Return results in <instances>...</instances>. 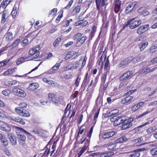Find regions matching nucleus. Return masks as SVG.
<instances>
[{
	"mask_svg": "<svg viewBox=\"0 0 157 157\" xmlns=\"http://www.w3.org/2000/svg\"><path fill=\"white\" fill-rule=\"evenodd\" d=\"M100 155V153L98 152H94L90 153L87 156V157H90L93 156V157H95V156L98 155Z\"/></svg>",
	"mask_w": 157,
	"mask_h": 157,
	"instance_id": "5fc2aeb1",
	"label": "nucleus"
},
{
	"mask_svg": "<svg viewBox=\"0 0 157 157\" xmlns=\"http://www.w3.org/2000/svg\"><path fill=\"white\" fill-rule=\"evenodd\" d=\"M134 20L130 23L129 28L131 29H133L138 27L141 23L142 21L140 20L134 21Z\"/></svg>",
	"mask_w": 157,
	"mask_h": 157,
	"instance_id": "1a4fd4ad",
	"label": "nucleus"
},
{
	"mask_svg": "<svg viewBox=\"0 0 157 157\" xmlns=\"http://www.w3.org/2000/svg\"><path fill=\"white\" fill-rule=\"evenodd\" d=\"M148 45V43L147 42L142 43H140L139 45V47L140 51L143 50Z\"/></svg>",
	"mask_w": 157,
	"mask_h": 157,
	"instance_id": "cd10ccee",
	"label": "nucleus"
},
{
	"mask_svg": "<svg viewBox=\"0 0 157 157\" xmlns=\"http://www.w3.org/2000/svg\"><path fill=\"white\" fill-rule=\"evenodd\" d=\"M39 66V64L37 66H36V67H35L34 68L32 69L30 72H29L28 73L24 75H16L15 76L18 77H22L23 76H26V75L27 74H29L32 72H33V71H35L36 70H37L38 68V67Z\"/></svg>",
	"mask_w": 157,
	"mask_h": 157,
	"instance_id": "ea45409f",
	"label": "nucleus"
},
{
	"mask_svg": "<svg viewBox=\"0 0 157 157\" xmlns=\"http://www.w3.org/2000/svg\"><path fill=\"white\" fill-rule=\"evenodd\" d=\"M134 19H135V18H134L133 19H130L129 20H128L127 22L125 23L124 24V27L126 28V27H127V26H128L129 25H130L131 22H132Z\"/></svg>",
	"mask_w": 157,
	"mask_h": 157,
	"instance_id": "6e6d98bb",
	"label": "nucleus"
},
{
	"mask_svg": "<svg viewBox=\"0 0 157 157\" xmlns=\"http://www.w3.org/2000/svg\"><path fill=\"white\" fill-rule=\"evenodd\" d=\"M145 31L144 30L143 26H141L138 28L137 30V33L139 34H141Z\"/></svg>",
	"mask_w": 157,
	"mask_h": 157,
	"instance_id": "c03bdc74",
	"label": "nucleus"
},
{
	"mask_svg": "<svg viewBox=\"0 0 157 157\" xmlns=\"http://www.w3.org/2000/svg\"><path fill=\"white\" fill-rule=\"evenodd\" d=\"M121 5V4H116V3H115L114 11L116 13H118L120 11Z\"/></svg>",
	"mask_w": 157,
	"mask_h": 157,
	"instance_id": "49530a36",
	"label": "nucleus"
},
{
	"mask_svg": "<svg viewBox=\"0 0 157 157\" xmlns=\"http://www.w3.org/2000/svg\"><path fill=\"white\" fill-rule=\"evenodd\" d=\"M17 82V81L16 80H13L11 81H7L5 82V84L8 86H10L16 84Z\"/></svg>",
	"mask_w": 157,
	"mask_h": 157,
	"instance_id": "bb28decb",
	"label": "nucleus"
},
{
	"mask_svg": "<svg viewBox=\"0 0 157 157\" xmlns=\"http://www.w3.org/2000/svg\"><path fill=\"white\" fill-rule=\"evenodd\" d=\"M9 12L5 10L3 12L2 14L1 20V23L2 24H4L5 23L8 17L9 16Z\"/></svg>",
	"mask_w": 157,
	"mask_h": 157,
	"instance_id": "f8f14e48",
	"label": "nucleus"
},
{
	"mask_svg": "<svg viewBox=\"0 0 157 157\" xmlns=\"http://www.w3.org/2000/svg\"><path fill=\"white\" fill-rule=\"evenodd\" d=\"M157 129V127L156 126H154L148 128L146 130L148 133H151Z\"/></svg>",
	"mask_w": 157,
	"mask_h": 157,
	"instance_id": "7c9ffc66",
	"label": "nucleus"
},
{
	"mask_svg": "<svg viewBox=\"0 0 157 157\" xmlns=\"http://www.w3.org/2000/svg\"><path fill=\"white\" fill-rule=\"evenodd\" d=\"M26 59V58H25L23 57L19 58L17 61V65H19L21 63H24L25 62Z\"/></svg>",
	"mask_w": 157,
	"mask_h": 157,
	"instance_id": "a19ab883",
	"label": "nucleus"
},
{
	"mask_svg": "<svg viewBox=\"0 0 157 157\" xmlns=\"http://www.w3.org/2000/svg\"><path fill=\"white\" fill-rule=\"evenodd\" d=\"M106 157H110L114 154V153L112 152L105 153Z\"/></svg>",
	"mask_w": 157,
	"mask_h": 157,
	"instance_id": "774afa93",
	"label": "nucleus"
},
{
	"mask_svg": "<svg viewBox=\"0 0 157 157\" xmlns=\"http://www.w3.org/2000/svg\"><path fill=\"white\" fill-rule=\"evenodd\" d=\"M15 71L14 69H10L6 71L3 74L4 76H6L12 74Z\"/></svg>",
	"mask_w": 157,
	"mask_h": 157,
	"instance_id": "2f4dec72",
	"label": "nucleus"
},
{
	"mask_svg": "<svg viewBox=\"0 0 157 157\" xmlns=\"http://www.w3.org/2000/svg\"><path fill=\"white\" fill-rule=\"evenodd\" d=\"M61 39L60 38H57L53 44V46L54 47L57 46L59 45V44L61 41Z\"/></svg>",
	"mask_w": 157,
	"mask_h": 157,
	"instance_id": "e433bc0d",
	"label": "nucleus"
},
{
	"mask_svg": "<svg viewBox=\"0 0 157 157\" xmlns=\"http://www.w3.org/2000/svg\"><path fill=\"white\" fill-rule=\"evenodd\" d=\"M136 151V152L129 155V157H139L140 156V152H137Z\"/></svg>",
	"mask_w": 157,
	"mask_h": 157,
	"instance_id": "3c124183",
	"label": "nucleus"
},
{
	"mask_svg": "<svg viewBox=\"0 0 157 157\" xmlns=\"http://www.w3.org/2000/svg\"><path fill=\"white\" fill-rule=\"evenodd\" d=\"M56 143L54 142L52 146V150L51 151V154L50 155V156H52L53 155H54L55 153L54 154V155H53V153H54L55 151V149L56 148Z\"/></svg>",
	"mask_w": 157,
	"mask_h": 157,
	"instance_id": "58836bf2",
	"label": "nucleus"
},
{
	"mask_svg": "<svg viewBox=\"0 0 157 157\" xmlns=\"http://www.w3.org/2000/svg\"><path fill=\"white\" fill-rule=\"evenodd\" d=\"M151 71V70L148 67H147L146 68H144L143 69L141 72V74L145 75L147 74L148 73L150 72Z\"/></svg>",
	"mask_w": 157,
	"mask_h": 157,
	"instance_id": "de8ad7c7",
	"label": "nucleus"
},
{
	"mask_svg": "<svg viewBox=\"0 0 157 157\" xmlns=\"http://www.w3.org/2000/svg\"><path fill=\"white\" fill-rule=\"evenodd\" d=\"M29 40L28 39H26L24 40L21 42V45L23 46H24L26 45H27L28 44Z\"/></svg>",
	"mask_w": 157,
	"mask_h": 157,
	"instance_id": "052dcab7",
	"label": "nucleus"
},
{
	"mask_svg": "<svg viewBox=\"0 0 157 157\" xmlns=\"http://www.w3.org/2000/svg\"><path fill=\"white\" fill-rule=\"evenodd\" d=\"M15 110L18 114L24 117H29L30 115L28 111L25 109H21L20 107L16 108Z\"/></svg>",
	"mask_w": 157,
	"mask_h": 157,
	"instance_id": "7ed1b4c3",
	"label": "nucleus"
},
{
	"mask_svg": "<svg viewBox=\"0 0 157 157\" xmlns=\"http://www.w3.org/2000/svg\"><path fill=\"white\" fill-rule=\"evenodd\" d=\"M115 134V132L113 131L109 132L103 134L102 136V138L105 139L113 136Z\"/></svg>",
	"mask_w": 157,
	"mask_h": 157,
	"instance_id": "dca6fc26",
	"label": "nucleus"
},
{
	"mask_svg": "<svg viewBox=\"0 0 157 157\" xmlns=\"http://www.w3.org/2000/svg\"><path fill=\"white\" fill-rule=\"evenodd\" d=\"M139 108L137 105H134L132 108V110L135 112Z\"/></svg>",
	"mask_w": 157,
	"mask_h": 157,
	"instance_id": "e2e57ef3",
	"label": "nucleus"
},
{
	"mask_svg": "<svg viewBox=\"0 0 157 157\" xmlns=\"http://www.w3.org/2000/svg\"><path fill=\"white\" fill-rule=\"evenodd\" d=\"M20 39H17L13 43L10 45L9 46H10L9 48H13L15 47L20 42Z\"/></svg>",
	"mask_w": 157,
	"mask_h": 157,
	"instance_id": "c9c22d12",
	"label": "nucleus"
},
{
	"mask_svg": "<svg viewBox=\"0 0 157 157\" xmlns=\"http://www.w3.org/2000/svg\"><path fill=\"white\" fill-rule=\"evenodd\" d=\"M144 138H145L144 136V137H140L138 138H137L135 140V142L136 143L137 142H141L142 141H143V142H144V141H143L144 140Z\"/></svg>",
	"mask_w": 157,
	"mask_h": 157,
	"instance_id": "13d9d810",
	"label": "nucleus"
},
{
	"mask_svg": "<svg viewBox=\"0 0 157 157\" xmlns=\"http://www.w3.org/2000/svg\"><path fill=\"white\" fill-rule=\"evenodd\" d=\"M48 97L49 100L51 101L56 104L57 98V96L52 93H50L48 94Z\"/></svg>",
	"mask_w": 157,
	"mask_h": 157,
	"instance_id": "f3484780",
	"label": "nucleus"
},
{
	"mask_svg": "<svg viewBox=\"0 0 157 157\" xmlns=\"http://www.w3.org/2000/svg\"><path fill=\"white\" fill-rule=\"evenodd\" d=\"M123 117L120 114H118L116 116H114L111 118L110 120L112 122H114V125H117L121 124V122L123 121Z\"/></svg>",
	"mask_w": 157,
	"mask_h": 157,
	"instance_id": "f03ea898",
	"label": "nucleus"
},
{
	"mask_svg": "<svg viewBox=\"0 0 157 157\" xmlns=\"http://www.w3.org/2000/svg\"><path fill=\"white\" fill-rule=\"evenodd\" d=\"M132 71H128L119 77V80L123 81L127 79H129L132 77Z\"/></svg>",
	"mask_w": 157,
	"mask_h": 157,
	"instance_id": "423d86ee",
	"label": "nucleus"
},
{
	"mask_svg": "<svg viewBox=\"0 0 157 157\" xmlns=\"http://www.w3.org/2000/svg\"><path fill=\"white\" fill-rule=\"evenodd\" d=\"M57 9L54 8L51 10L48 14V16H54L55 15L57 12Z\"/></svg>",
	"mask_w": 157,
	"mask_h": 157,
	"instance_id": "4c0bfd02",
	"label": "nucleus"
},
{
	"mask_svg": "<svg viewBox=\"0 0 157 157\" xmlns=\"http://www.w3.org/2000/svg\"><path fill=\"white\" fill-rule=\"evenodd\" d=\"M150 153L152 155H157V147L151 149L150 151Z\"/></svg>",
	"mask_w": 157,
	"mask_h": 157,
	"instance_id": "37998d69",
	"label": "nucleus"
},
{
	"mask_svg": "<svg viewBox=\"0 0 157 157\" xmlns=\"http://www.w3.org/2000/svg\"><path fill=\"white\" fill-rule=\"evenodd\" d=\"M10 46H8V45L6 46L5 47H3L2 49H1L0 50V52L1 53L3 52L4 51L6 50L7 49L9 48Z\"/></svg>",
	"mask_w": 157,
	"mask_h": 157,
	"instance_id": "338daca9",
	"label": "nucleus"
},
{
	"mask_svg": "<svg viewBox=\"0 0 157 157\" xmlns=\"http://www.w3.org/2000/svg\"><path fill=\"white\" fill-rule=\"evenodd\" d=\"M0 122L1 123L0 126L1 130L7 132H9L11 131V128L8 124L4 123L2 121H1Z\"/></svg>",
	"mask_w": 157,
	"mask_h": 157,
	"instance_id": "0eeeda50",
	"label": "nucleus"
},
{
	"mask_svg": "<svg viewBox=\"0 0 157 157\" xmlns=\"http://www.w3.org/2000/svg\"><path fill=\"white\" fill-rule=\"evenodd\" d=\"M145 57L144 55H141L138 56H136L132 58V62L133 63H136L142 60Z\"/></svg>",
	"mask_w": 157,
	"mask_h": 157,
	"instance_id": "6ab92c4d",
	"label": "nucleus"
},
{
	"mask_svg": "<svg viewBox=\"0 0 157 157\" xmlns=\"http://www.w3.org/2000/svg\"><path fill=\"white\" fill-rule=\"evenodd\" d=\"M136 3L135 2H133L129 4L125 10V12L127 13H128L132 11L134 8Z\"/></svg>",
	"mask_w": 157,
	"mask_h": 157,
	"instance_id": "2eb2a0df",
	"label": "nucleus"
},
{
	"mask_svg": "<svg viewBox=\"0 0 157 157\" xmlns=\"http://www.w3.org/2000/svg\"><path fill=\"white\" fill-rule=\"evenodd\" d=\"M8 137L12 145H15L17 144V140L15 138H14L10 134L8 135Z\"/></svg>",
	"mask_w": 157,
	"mask_h": 157,
	"instance_id": "c85d7f7f",
	"label": "nucleus"
},
{
	"mask_svg": "<svg viewBox=\"0 0 157 157\" xmlns=\"http://www.w3.org/2000/svg\"><path fill=\"white\" fill-rule=\"evenodd\" d=\"M152 121H147V122L145 123L144 124H142L140 125L139 127V128H142V127H144L145 125H148V124H149L151 123L152 122Z\"/></svg>",
	"mask_w": 157,
	"mask_h": 157,
	"instance_id": "69168bd1",
	"label": "nucleus"
},
{
	"mask_svg": "<svg viewBox=\"0 0 157 157\" xmlns=\"http://www.w3.org/2000/svg\"><path fill=\"white\" fill-rule=\"evenodd\" d=\"M131 61H132V57H128L121 61L120 64V67H122L129 63Z\"/></svg>",
	"mask_w": 157,
	"mask_h": 157,
	"instance_id": "9d476101",
	"label": "nucleus"
},
{
	"mask_svg": "<svg viewBox=\"0 0 157 157\" xmlns=\"http://www.w3.org/2000/svg\"><path fill=\"white\" fill-rule=\"evenodd\" d=\"M2 94L6 96H8L10 93L11 91L9 90H5L2 92Z\"/></svg>",
	"mask_w": 157,
	"mask_h": 157,
	"instance_id": "8fccbe9b",
	"label": "nucleus"
},
{
	"mask_svg": "<svg viewBox=\"0 0 157 157\" xmlns=\"http://www.w3.org/2000/svg\"><path fill=\"white\" fill-rule=\"evenodd\" d=\"M109 61L108 59H107L106 60V61L105 63V67H104V69H107V68L109 66Z\"/></svg>",
	"mask_w": 157,
	"mask_h": 157,
	"instance_id": "680f3d73",
	"label": "nucleus"
},
{
	"mask_svg": "<svg viewBox=\"0 0 157 157\" xmlns=\"http://www.w3.org/2000/svg\"><path fill=\"white\" fill-rule=\"evenodd\" d=\"M138 13H141L144 16H146L149 14V12L146 10H144L143 7L140 8L137 10Z\"/></svg>",
	"mask_w": 157,
	"mask_h": 157,
	"instance_id": "5701e85b",
	"label": "nucleus"
},
{
	"mask_svg": "<svg viewBox=\"0 0 157 157\" xmlns=\"http://www.w3.org/2000/svg\"><path fill=\"white\" fill-rule=\"evenodd\" d=\"M38 84L36 83H33L29 84V86L28 87L27 89L28 90L32 91L36 90L38 88Z\"/></svg>",
	"mask_w": 157,
	"mask_h": 157,
	"instance_id": "a211bd4d",
	"label": "nucleus"
},
{
	"mask_svg": "<svg viewBox=\"0 0 157 157\" xmlns=\"http://www.w3.org/2000/svg\"><path fill=\"white\" fill-rule=\"evenodd\" d=\"M157 49L156 48L155 45L152 46L150 49V53H153L157 51Z\"/></svg>",
	"mask_w": 157,
	"mask_h": 157,
	"instance_id": "603ef678",
	"label": "nucleus"
},
{
	"mask_svg": "<svg viewBox=\"0 0 157 157\" xmlns=\"http://www.w3.org/2000/svg\"><path fill=\"white\" fill-rule=\"evenodd\" d=\"M18 138L19 139L20 141H25L26 137L25 136L22 135L21 132H17Z\"/></svg>",
	"mask_w": 157,
	"mask_h": 157,
	"instance_id": "473e14b6",
	"label": "nucleus"
},
{
	"mask_svg": "<svg viewBox=\"0 0 157 157\" xmlns=\"http://www.w3.org/2000/svg\"><path fill=\"white\" fill-rule=\"evenodd\" d=\"M146 38V36L144 35H142L138 38L136 39L137 41H142L143 40H145Z\"/></svg>",
	"mask_w": 157,
	"mask_h": 157,
	"instance_id": "bf43d9fd",
	"label": "nucleus"
},
{
	"mask_svg": "<svg viewBox=\"0 0 157 157\" xmlns=\"http://www.w3.org/2000/svg\"><path fill=\"white\" fill-rule=\"evenodd\" d=\"M10 119L12 121L22 124H25V122L24 120L19 117L11 116L10 117Z\"/></svg>",
	"mask_w": 157,
	"mask_h": 157,
	"instance_id": "9b49d317",
	"label": "nucleus"
},
{
	"mask_svg": "<svg viewBox=\"0 0 157 157\" xmlns=\"http://www.w3.org/2000/svg\"><path fill=\"white\" fill-rule=\"evenodd\" d=\"M127 140V139L125 136H122L117 139L115 141V143L116 144L123 143L126 141Z\"/></svg>",
	"mask_w": 157,
	"mask_h": 157,
	"instance_id": "b1692460",
	"label": "nucleus"
},
{
	"mask_svg": "<svg viewBox=\"0 0 157 157\" xmlns=\"http://www.w3.org/2000/svg\"><path fill=\"white\" fill-rule=\"evenodd\" d=\"M20 107H20L21 109L25 108L27 106V104L24 102H22L20 103L19 105Z\"/></svg>",
	"mask_w": 157,
	"mask_h": 157,
	"instance_id": "4d7b16f0",
	"label": "nucleus"
},
{
	"mask_svg": "<svg viewBox=\"0 0 157 157\" xmlns=\"http://www.w3.org/2000/svg\"><path fill=\"white\" fill-rule=\"evenodd\" d=\"M81 9V6H78L75 7L73 10L72 14V15H74L78 13Z\"/></svg>",
	"mask_w": 157,
	"mask_h": 157,
	"instance_id": "c756f323",
	"label": "nucleus"
},
{
	"mask_svg": "<svg viewBox=\"0 0 157 157\" xmlns=\"http://www.w3.org/2000/svg\"><path fill=\"white\" fill-rule=\"evenodd\" d=\"M5 36L6 40L7 41H11L13 39V34L11 32H8Z\"/></svg>",
	"mask_w": 157,
	"mask_h": 157,
	"instance_id": "a878e982",
	"label": "nucleus"
},
{
	"mask_svg": "<svg viewBox=\"0 0 157 157\" xmlns=\"http://www.w3.org/2000/svg\"><path fill=\"white\" fill-rule=\"evenodd\" d=\"M39 45H37V47L35 48H33L29 51V55L33 56V57L35 59V61H39Z\"/></svg>",
	"mask_w": 157,
	"mask_h": 157,
	"instance_id": "f257e3e1",
	"label": "nucleus"
},
{
	"mask_svg": "<svg viewBox=\"0 0 157 157\" xmlns=\"http://www.w3.org/2000/svg\"><path fill=\"white\" fill-rule=\"evenodd\" d=\"M12 0H5L0 4V8L5 9L7 6L12 2Z\"/></svg>",
	"mask_w": 157,
	"mask_h": 157,
	"instance_id": "aec40b11",
	"label": "nucleus"
},
{
	"mask_svg": "<svg viewBox=\"0 0 157 157\" xmlns=\"http://www.w3.org/2000/svg\"><path fill=\"white\" fill-rule=\"evenodd\" d=\"M0 140L5 146H6L8 145L7 140L6 138L2 134L0 133Z\"/></svg>",
	"mask_w": 157,
	"mask_h": 157,
	"instance_id": "4be33fe9",
	"label": "nucleus"
},
{
	"mask_svg": "<svg viewBox=\"0 0 157 157\" xmlns=\"http://www.w3.org/2000/svg\"><path fill=\"white\" fill-rule=\"evenodd\" d=\"M87 143L85 145V146L79 148L77 151L78 156L77 157H80L81 155L85 151L86 148L88 146L89 144V141L88 140H87Z\"/></svg>",
	"mask_w": 157,
	"mask_h": 157,
	"instance_id": "39448f33",
	"label": "nucleus"
},
{
	"mask_svg": "<svg viewBox=\"0 0 157 157\" xmlns=\"http://www.w3.org/2000/svg\"><path fill=\"white\" fill-rule=\"evenodd\" d=\"M62 63V61L57 62L56 64L52 67V70H50L49 71L48 73L49 74H51L54 73L53 71H56L58 70L59 67L61 64Z\"/></svg>",
	"mask_w": 157,
	"mask_h": 157,
	"instance_id": "ddd939ff",
	"label": "nucleus"
},
{
	"mask_svg": "<svg viewBox=\"0 0 157 157\" xmlns=\"http://www.w3.org/2000/svg\"><path fill=\"white\" fill-rule=\"evenodd\" d=\"M13 93L16 95L22 97H25L26 95V93L24 90L17 87L14 88L13 89Z\"/></svg>",
	"mask_w": 157,
	"mask_h": 157,
	"instance_id": "20e7f679",
	"label": "nucleus"
},
{
	"mask_svg": "<svg viewBox=\"0 0 157 157\" xmlns=\"http://www.w3.org/2000/svg\"><path fill=\"white\" fill-rule=\"evenodd\" d=\"M83 35L82 33H78L76 34L74 36V39L75 40H77Z\"/></svg>",
	"mask_w": 157,
	"mask_h": 157,
	"instance_id": "a18cd8bd",
	"label": "nucleus"
},
{
	"mask_svg": "<svg viewBox=\"0 0 157 157\" xmlns=\"http://www.w3.org/2000/svg\"><path fill=\"white\" fill-rule=\"evenodd\" d=\"M111 112L113 116H116L115 115L119 113V110L117 109H116L112 110Z\"/></svg>",
	"mask_w": 157,
	"mask_h": 157,
	"instance_id": "0e129e2a",
	"label": "nucleus"
},
{
	"mask_svg": "<svg viewBox=\"0 0 157 157\" xmlns=\"http://www.w3.org/2000/svg\"><path fill=\"white\" fill-rule=\"evenodd\" d=\"M47 83L53 86H58V84L56 82L52 80H48Z\"/></svg>",
	"mask_w": 157,
	"mask_h": 157,
	"instance_id": "09e8293b",
	"label": "nucleus"
},
{
	"mask_svg": "<svg viewBox=\"0 0 157 157\" xmlns=\"http://www.w3.org/2000/svg\"><path fill=\"white\" fill-rule=\"evenodd\" d=\"M44 150H45V151L44 152L40 153V156L41 155V157H47L50 150V149H48L47 148H46V147H45L43 149L42 151H41V152L43 151Z\"/></svg>",
	"mask_w": 157,
	"mask_h": 157,
	"instance_id": "412c9836",
	"label": "nucleus"
},
{
	"mask_svg": "<svg viewBox=\"0 0 157 157\" xmlns=\"http://www.w3.org/2000/svg\"><path fill=\"white\" fill-rule=\"evenodd\" d=\"M57 98H56V104L60 103L63 102V97L61 95L57 96Z\"/></svg>",
	"mask_w": 157,
	"mask_h": 157,
	"instance_id": "72a5a7b5",
	"label": "nucleus"
},
{
	"mask_svg": "<svg viewBox=\"0 0 157 157\" xmlns=\"http://www.w3.org/2000/svg\"><path fill=\"white\" fill-rule=\"evenodd\" d=\"M86 39V36H83L81 38L80 40H78L76 43V46H79L82 44H83Z\"/></svg>",
	"mask_w": 157,
	"mask_h": 157,
	"instance_id": "393cba45",
	"label": "nucleus"
},
{
	"mask_svg": "<svg viewBox=\"0 0 157 157\" xmlns=\"http://www.w3.org/2000/svg\"><path fill=\"white\" fill-rule=\"evenodd\" d=\"M107 148L109 150H113L116 148V147L115 144H111L108 146Z\"/></svg>",
	"mask_w": 157,
	"mask_h": 157,
	"instance_id": "864d4df0",
	"label": "nucleus"
},
{
	"mask_svg": "<svg viewBox=\"0 0 157 157\" xmlns=\"http://www.w3.org/2000/svg\"><path fill=\"white\" fill-rule=\"evenodd\" d=\"M2 151L4 152L7 155H10L11 153L10 150L6 147H4L2 148Z\"/></svg>",
	"mask_w": 157,
	"mask_h": 157,
	"instance_id": "79ce46f5",
	"label": "nucleus"
},
{
	"mask_svg": "<svg viewBox=\"0 0 157 157\" xmlns=\"http://www.w3.org/2000/svg\"><path fill=\"white\" fill-rule=\"evenodd\" d=\"M133 98V97L132 96H128L125 97L122 99L121 101V103L122 104H124L126 103H128L131 101Z\"/></svg>",
	"mask_w": 157,
	"mask_h": 157,
	"instance_id": "4468645a",
	"label": "nucleus"
},
{
	"mask_svg": "<svg viewBox=\"0 0 157 157\" xmlns=\"http://www.w3.org/2000/svg\"><path fill=\"white\" fill-rule=\"evenodd\" d=\"M74 55V53L73 52H69L66 55V56L64 57V59L66 60H67L71 58Z\"/></svg>",
	"mask_w": 157,
	"mask_h": 157,
	"instance_id": "f704fd0d",
	"label": "nucleus"
},
{
	"mask_svg": "<svg viewBox=\"0 0 157 157\" xmlns=\"http://www.w3.org/2000/svg\"><path fill=\"white\" fill-rule=\"evenodd\" d=\"M121 122V124H122L121 127V128L122 130H124L129 128L132 125V123H129V122L126 120V119H123V121Z\"/></svg>",
	"mask_w": 157,
	"mask_h": 157,
	"instance_id": "6e6552de",
	"label": "nucleus"
}]
</instances>
